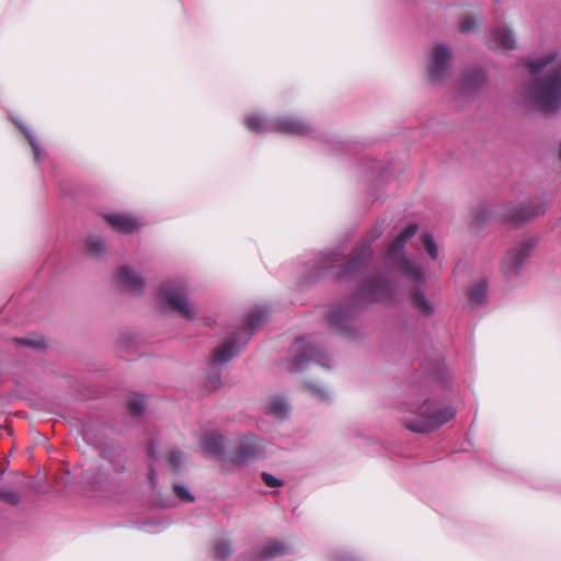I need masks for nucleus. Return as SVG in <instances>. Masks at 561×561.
<instances>
[{
  "label": "nucleus",
  "instance_id": "36",
  "mask_svg": "<svg viewBox=\"0 0 561 561\" xmlns=\"http://www.w3.org/2000/svg\"><path fill=\"white\" fill-rule=\"evenodd\" d=\"M336 316H337L336 313H331V317H330L331 320L333 321Z\"/></svg>",
  "mask_w": 561,
  "mask_h": 561
},
{
  "label": "nucleus",
  "instance_id": "17",
  "mask_svg": "<svg viewBox=\"0 0 561 561\" xmlns=\"http://www.w3.org/2000/svg\"><path fill=\"white\" fill-rule=\"evenodd\" d=\"M222 438L217 435H208L204 438L205 451L208 455H216L220 451L222 446Z\"/></svg>",
  "mask_w": 561,
  "mask_h": 561
},
{
  "label": "nucleus",
  "instance_id": "28",
  "mask_svg": "<svg viewBox=\"0 0 561 561\" xmlns=\"http://www.w3.org/2000/svg\"><path fill=\"white\" fill-rule=\"evenodd\" d=\"M263 479L265 483L270 486H276L279 484V481L268 473H263Z\"/></svg>",
  "mask_w": 561,
  "mask_h": 561
},
{
  "label": "nucleus",
  "instance_id": "6",
  "mask_svg": "<svg viewBox=\"0 0 561 561\" xmlns=\"http://www.w3.org/2000/svg\"><path fill=\"white\" fill-rule=\"evenodd\" d=\"M117 279L122 288L130 293H139L145 286V280L129 267H123L118 272Z\"/></svg>",
  "mask_w": 561,
  "mask_h": 561
},
{
  "label": "nucleus",
  "instance_id": "19",
  "mask_svg": "<svg viewBox=\"0 0 561 561\" xmlns=\"http://www.w3.org/2000/svg\"><path fill=\"white\" fill-rule=\"evenodd\" d=\"M145 398L142 396H134L128 402L129 411L134 414H139L145 409Z\"/></svg>",
  "mask_w": 561,
  "mask_h": 561
},
{
  "label": "nucleus",
  "instance_id": "14",
  "mask_svg": "<svg viewBox=\"0 0 561 561\" xmlns=\"http://www.w3.org/2000/svg\"><path fill=\"white\" fill-rule=\"evenodd\" d=\"M238 352L239 348L234 347L232 344H225L214 353V363L224 365L233 358Z\"/></svg>",
  "mask_w": 561,
  "mask_h": 561
},
{
  "label": "nucleus",
  "instance_id": "9",
  "mask_svg": "<svg viewBox=\"0 0 561 561\" xmlns=\"http://www.w3.org/2000/svg\"><path fill=\"white\" fill-rule=\"evenodd\" d=\"M417 225L410 224L405 230L398 236V238L392 242L389 255L394 257L399 252H401L405 245V243L416 233Z\"/></svg>",
  "mask_w": 561,
  "mask_h": 561
},
{
  "label": "nucleus",
  "instance_id": "29",
  "mask_svg": "<svg viewBox=\"0 0 561 561\" xmlns=\"http://www.w3.org/2000/svg\"><path fill=\"white\" fill-rule=\"evenodd\" d=\"M170 461L174 466V468H178L180 462L182 461V455L180 453H174L170 456Z\"/></svg>",
  "mask_w": 561,
  "mask_h": 561
},
{
  "label": "nucleus",
  "instance_id": "30",
  "mask_svg": "<svg viewBox=\"0 0 561 561\" xmlns=\"http://www.w3.org/2000/svg\"><path fill=\"white\" fill-rule=\"evenodd\" d=\"M249 457L250 455L247 453L245 449L240 450L239 454L237 455V458L243 461L248 460Z\"/></svg>",
  "mask_w": 561,
  "mask_h": 561
},
{
  "label": "nucleus",
  "instance_id": "11",
  "mask_svg": "<svg viewBox=\"0 0 561 561\" xmlns=\"http://www.w3.org/2000/svg\"><path fill=\"white\" fill-rule=\"evenodd\" d=\"M399 268L410 279L414 282L415 286L424 284V276L422 270L409 260H402Z\"/></svg>",
  "mask_w": 561,
  "mask_h": 561
},
{
  "label": "nucleus",
  "instance_id": "24",
  "mask_svg": "<svg viewBox=\"0 0 561 561\" xmlns=\"http://www.w3.org/2000/svg\"><path fill=\"white\" fill-rule=\"evenodd\" d=\"M88 248L92 253H100L104 250V242L99 237H91L88 241Z\"/></svg>",
  "mask_w": 561,
  "mask_h": 561
},
{
  "label": "nucleus",
  "instance_id": "34",
  "mask_svg": "<svg viewBox=\"0 0 561 561\" xmlns=\"http://www.w3.org/2000/svg\"><path fill=\"white\" fill-rule=\"evenodd\" d=\"M461 30L462 31H469L470 27L468 25H466V24H461Z\"/></svg>",
  "mask_w": 561,
  "mask_h": 561
},
{
  "label": "nucleus",
  "instance_id": "1",
  "mask_svg": "<svg viewBox=\"0 0 561 561\" xmlns=\"http://www.w3.org/2000/svg\"><path fill=\"white\" fill-rule=\"evenodd\" d=\"M534 78L527 98L538 111L550 114L561 106V58L549 54L528 62Z\"/></svg>",
  "mask_w": 561,
  "mask_h": 561
},
{
  "label": "nucleus",
  "instance_id": "27",
  "mask_svg": "<svg viewBox=\"0 0 561 561\" xmlns=\"http://www.w3.org/2000/svg\"><path fill=\"white\" fill-rule=\"evenodd\" d=\"M207 385L211 390L217 389L220 386V377L218 374L209 375L207 378Z\"/></svg>",
  "mask_w": 561,
  "mask_h": 561
},
{
  "label": "nucleus",
  "instance_id": "18",
  "mask_svg": "<svg viewBox=\"0 0 561 561\" xmlns=\"http://www.w3.org/2000/svg\"><path fill=\"white\" fill-rule=\"evenodd\" d=\"M486 294V285L484 283H479L472 287L470 291V300L474 305H480L483 302Z\"/></svg>",
  "mask_w": 561,
  "mask_h": 561
},
{
  "label": "nucleus",
  "instance_id": "20",
  "mask_svg": "<svg viewBox=\"0 0 561 561\" xmlns=\"http://www.w3.org/2000/svg\"><path fill=\"white\" fill-rule=\"evenodd\" d=\"M266 318V311L263 309L251 312L248 317V324L252 328L260 325Z\"/></svg>",
  "mask_w": 561,
  "mask_h": 561
},
{
  "label": "nucleus",
  "instance_id": "31",
  "mask_svg": "<svg viewBox=\"0 0 561 561\" xmlns=\"http://www.w3.org/2000/svg\"><path fill=\"white\" fill-rule=\"evenodd\" d=\"M21 342L24 344V345H31V346H35V347H42L44 346V342H41V343H33L28 340H21Z\"/></svg>",
  "mask_w": 561,
  "mask_h": 561
},
{
  "label": "nucleus",
  "instance_id": "25",
  "mask_svg": "<svg viewBox=\"0 0 561 561\" xmlns=\"http://www.w3.org/2000/svg\"><path fill=\"white\" fill-rule=\"evenodd\" d=\"M174 491H175L176 495L183 501H193L194 500L191 492L184 485L175 484Z\"/></svg>",
  "mask_w": 561,
  "mask_h": 561
},
{
  "label": "nucleus",
  "instance_id": "8",
  "mask_svg": "<svg viewBox=\"0 0 561 561\" xmlns=\"http://www.w3.org/2000/svg\"><path fill=\"white\" fill-rule=\"evenodd\" d=\"M272 128L273 130L290 135H305L310 129L307 124L290 117L275 122Z\"/></svg>",
  "mask_w": 561,
  "mask_h": 561
},
{
  "label": "nucleus",
  "instance_id": "2",
  "mask_svg": "<svg viewBox=\"0 0 561 561\" xmlns=\"http://www.w3.org/2000/svg\"><path fill=\"white\" fill-rule=\"evenodd\" d=\"M456 415V410L451 407L437 409L436 404L425 401L420 408L415 419L409 420L407 426L413 432H428L446 424Z\"/></svg>",
  "mask_w": 561,
  "mask_h": 561
},
{
  "label": "nucleus",
  "instance_id": "3",
  "mask_svg": "<svg viewBox=\"0 0 561 561\" xmlns=\"http://www.w3.org/2000/svg\"><path fill=\"white\" fill-rule=\"evenodd\" d=\"M163 306L178 310L183 317L192 319L194 308L186 298L185 290L179 285H167L160 291Z\"/></svg>",
  "mask_w": 561,
  "mask_h": 561
},
{
  "label": "nucleus",
  "instance_id": "5",
  "mask_svg": "<svg viewBox=\"0 0 561 561\" xmlns=\"http://www.w3.org/2000/svg\"><path fill=\"white\" fill-rule=\"evenodd\" d=\"M489 45L492 49H513L516 46V39L510 30L497 27L491 32Z\"/></svg>",
  "mask_w": 561,
  "mask_h": 561
},
{
  "label": "nucleus",
  "instance_id": "10",
  "mask_svg": "<svg viewBox=\"0 0 561 561\" xmlns=\"http://www.w3.org/2000/svg\"><path fill=\"white\" fill-rule=\"evenodd\" d=\"M294 347L297 352H301L294 360V370H299L307 359L313 356V346L308 344L304 339H300L296 341Z\"/></svg>",
  "mask_w": 561,
  "mask_h": 561
},
{
  "label": "nucleus",
  "instance_id": "12",
  "mask_svg": "<svg viewBox=\"0 0 561 561\" xmlns=\"http://www.w3.org/2000/svg\"><path fill=\"white\" fill-rule=\"evenodd\" d=\"M287 551V547L283 543L271 541L266 543L259 552H257V559L259 560H268L271 558L284 554Z\"/></svg>",
  "mask_w": 561,
  "mask_h": 561
},
{
  "label": "nucleus",
  "instance_id": "13",
  "mask_svg": "<svg viewBox=\"0 0 561 561\" xmlns=\"http://www.w3.org/2000/svg\"><path fill=\"white\" fill-rule=\"evenodd\" d=\"M411 304L419 312L423 314H431L434 311L432 304L419 289L412 294Z\"/></svg>",
  "mask_w": 561,
  "mask_h": 561
},
{
  "label": "nucleus",
  "instance_id": "4",
  "mask_svg": "<svg viewBox=\"0 0 561 561\" xmlns=\"http://www.w3.org/2000/svg\"><path fill=\"white\" fill-rule=\"evenodd\" d=\"M451 60V53L449 48L444 45H438L434 48L431 65L428 67V75L432 80H437L447 70Z\"/></svg>",
  "mask_w": 561,
  "mask_h": 561
},
{
  "label": "nucleus",
  "instance_id": "21",
  "mask_svg": "<svg viewBox=\"0 0 561 561\" xmlns=\"http://www.w3.org/2000/svg\"><path fill=\"white\" fill-rule=\"evenodd\" d=\"M423 240L426 251L433 260H436L438 256V249L433 237L431 234H424Z\"/></svg>",
  "mask_w": 561,
  "mask_h": 561
},
{
  "label": "nucleus",
  "instance_id": "16",
  "mask_svg": "<svg viewBox=\"0 0 561 561\" xmlns=\"http://www.w3.org/2000/svg\"><path fill=\"white\" fill-rule=\"evenodd\" d=\"M270 411L275 416L285 417L289 413V407L286 400L274 398L270 403Z\"/></svg>",
  "mask_w": 561,
  "mask_h": 561
},
{
  "label": "nucleus",
  "instance_id": "15",
  "mask_svg": "<svg viewBox=\"0 0 561 561\" xmlns=\"http://www.w3.org/2000/svg\"><path fill=\"white\" fill-rule=\"evenodd\" d=\"M245 126L254 133H262L266 130H273L272 126L268 125L262 117L251 115L245 119Z\"/></svg>",
  "mask_w": 561,
  "mask_h": 561
},
{
  "label": "nucleus",
  "instance_id": "23",
  "mask_svg": "<svg viewBox=\"0 0 561 561\" xmlns=\"http://www.w3.org/2000/svg\"><path fill=\"white\" fill-rule=\"evenodd\" d=\"M230 552H231V548L226 542L217 543L214 547V554L218 559H226L230 554Z\"/></svg>",
  "mask_w": 561,
  "mask_h": 561
},
{
  "label": "nucleus",
  "instance_id": "7",
  "mask_svg": "<svg viewBox=\"0 0 561 561\" xmlns=\"http://www.w3.org/2000/svg\"><path fill=\"white\" fill-rule=\"evenodd\" d=\"M107 221L116 230L130 233L141 227V224L135 217L128 214H112L107 216Z\"/></svg>",
  "mask_w": 561,
  "mask_h": 561
},
{
  "label": "nucleus",
  "instance_id": "26",
  "mask_svg": "<svg viewBox=\"0 0 561 561\" xmlns=\"http://www.w3.org/2000/svg\"><path fill=\"white\" fill-rule=\"evenodd\" d=\"M0 497L12 504H16L19 502V495L10 491H0Z\"/></svg>",
  "mask_w": 561,
  "mask_h": 561
},
{
  "label": "nucleus",
  "instance_id": "35",
  "mask_svg": "<svg viewBox=\"0 0 561 561\" xmlns=\"http://www.w3.org/2000/svg\"><path fill=\"white\" fill-rule=\"evenodd\" d=\"M150 480H151L152 482H153V480H154V472H153V471H151V472H150Z\"/></svg>",
  "mask_w": 561,
  "mask_h": 561
},
{
  "label": "nucleus",
  "instance_id": "32",
  "mask_svg": "<svg viewBox=\"0 0 561 561\" xmlns=\"http://www.w3.org/2000/svg\"><path fill=\"white\" fill-rule=\"evenodd\" d=\"M311 391L319 398H324L327 396V392L323 389L316 388L311 389Z\"/></svg>",
  "mask_w": 561,
  "mask_h": 561
},
{
  "label": "nucleus",
  "instance_id": "33",
  "mask_svg": "<svg viewBox=\"0 0 561 561\" xmlns=\"http://www.w3.org/2000/svg\"><path fill=\"white\" fill-rule=\"evenodd\" d=\"M309 359H316V362H319V358H317V356H316V348L314 347H313V356L311 358H308L307 362Z\"/></svg>",
  "mask_w": 561,
  "mask_h": 561
},
{
  "label": "nucleus",
  "instance_id": "22",
  "mask_svg": "<svg viewBox=\"0 0 561 561\" xmlns=\"http://www.w3.org/2000/svg\"><path fill=\"white\" fill-rule=\"evenodd\" d=\"M20 127L24 131L25 136L28 138V141H30V144H31V146L33 148V151H34L35 161L38 162L39 161V154H41V148H39L38 142L36 141V138L34 137V135L28 129H26L23 126H20Z\"/></svg>",
  "mask_w": 561,
  "mask_h": 561
}]
</instances>
